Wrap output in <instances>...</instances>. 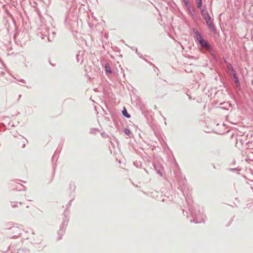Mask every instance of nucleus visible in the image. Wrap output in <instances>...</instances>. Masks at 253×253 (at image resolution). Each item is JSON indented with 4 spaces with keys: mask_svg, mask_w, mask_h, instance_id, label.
Masks as SVG:
<instances>
[{
    "mask_svg": "<svg viewBox=\"0 0 253 253\" xmlns=\"http://www.w3.org/2000/svg\"><path fill=\"white\" fill-rule=\"evenodd\" d=\"M202 15L209 28L212 31H215V28L213 24V19L210 16L208 11L204 9H201Z\"/></svg>",
    "mask_w": 253,
    "mask_h": 253,
    "instance_id": "nucleus-1",
    "label": "nucleus"
},
{
    "mask_svg": "<svg viewBox=\"0 0 253 253\" xmlns=\"http://www.w3.org/2000/svg\"><path fill=\"white\" fill-rule=\"evenodd\" d=\"M199 43L203 47H205L208 50H209L210 49V45L207 42L204 40V39L202 40L201 41H200Z\"/></svg>",
    "mask_w": 253,
    "mask_h": 253,
    "instance_id": "nucleus-2",
    "label": "nucleus"
},
{
    "mask_svg": "<svg viewBox=\"0 0 253 253\" xmlns=\"http://www.w3.org/2000/svg\"><path fill=\"white\" fill-rule=\"evenodd\" d=\"M122 113L126 117V118H129L130 117V116L129 114H128V113L127 112V111L126 109V108H124V109L122 111Z\"/></svg>",
    "mask_w": 253,
    "mask_h": 253,
    "instance_id": "nucleus-3",
    "label": "nucleus"
},
{
    "mask_svg": "<svg viewBox=\"0 0 253 253\" xmlns=\"http://www.w3.org/2000/svg\"><path fill=\"white\" fill-rule=\"evenodd\" d=\"M227 68H228V69L229 71H231V72H232L231 74L233 75L235 73V72L234 70L233 67H232V66L230 64H229L227 65Z\"/></svg>",
    "mask_w": 253,
    "mask_h": 253,
    "instance_id": "nucleus-4",
    "label": "nucleus"
},
{
    "mask_svg": "<svg viewBox=\"0 0 253 253\" xmlns=\"http://www.w3.org/2000/svg\"><path fill=\"white\" fill-rule=\"evenodd\" d=\"M196 38L199 42H200V41H201L202 40H203L201 35L198 32L196 33Z\"/></svg>",
    "mask_w": 253,
    "mask_h": 253,
    "instance_id": "nucleus-5",
    "label": "nucleus"
},
{
    "mask_svg": "<svg viewBox=\"0 0 253 253\" xmlns=\"http://www.w3.org/2000/svg\"><path fill=\"white\" fill-rule=\"evenodd\" d=\"M233 77H234V78L235 79V83L236 84H239V80L238 79V78L236 75V74H233Z\"/></svg>",
    "mask_w": 253,
    "mask_h": 253,
    "instance_id": "nucleus-6",
    "label": "nucleus"
},
{
    "mask_svg": "<svg viewBox=\"0 0 253 253\" xmlns=\"http://www.w3.org/2000/svg\"><path fill=\"white\" fill-rule=\"evenodd\" d=\"M198 7L200 8L202 6V1H199L198 4H197Z\"/></svg>",
    "mask_w": 253,
    "mask_h": 253,
    "instance_id": "nucleus-7",
    "label": "nucleus"
},
{
    "mask_svg": "<svg viewBox=\"0 0 253 253\" xmlns=\"http://www.w3.org/2000/svg\"><path fill=\"white\" fill-rule=\"evenodd\" d=\"M125 133L127 135H129L130 133V131L129 129H125Z\"/></svg>",
    "mask_w": 253,
    "mask_h": 253,
    "instance_id": "nucleus-8",
    "label": "nucleus"
},
{
    "mask_svg": "<svg viewBox=\"0 0 253 253\" xmlns=\"http://www.w3.org/2000/svg\"><path fill=\"white\" fill-rule=\"evenodd\" d=\"M106 70L107 71V72H109L110 73H111V70L109 69H108L107 67L106 66Z\"/></svg>",
    "mask_w": 253,
    "mask_h": 253,
    "instance_id": "nucleus-9",
    "label": "nucleus"
},
{
    "mask_svg": "<svg viewBox=\"0 0 253 253\" xmlns=\"http://www.w3.org/2000/svg\"><path fill=\"white\" fill-rule=\"evenodd\" d=\"M185 4H186V5H187L188 2H187V1H185Z\"/></svg>",
    "mask_w": 253,
    "mask_h": 253,
    "instance_id": "nucleus-10",
    "label": "nucleus"
}]
</instances>
